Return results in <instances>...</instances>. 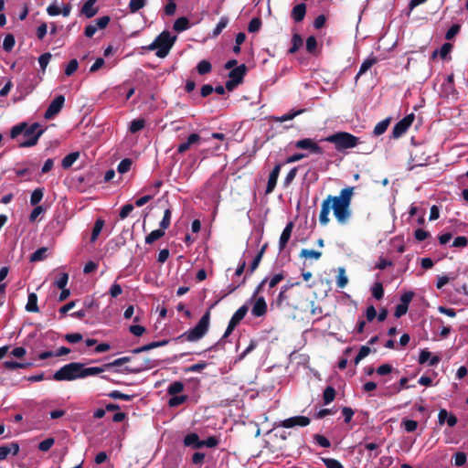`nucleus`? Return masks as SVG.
I'll list each match as a JSON object with an SVG mask.
<instances>
[{"label": "nucleus", "instance_id": "obj_27", "mask_svg": "<svg viewBox=\"0 0 468 468\" xmlns=\"http://www.w3.org/2000/svg\"><path fill=\"white\" fill-rule=\"evenodd\" d=\"M173 27L176 32H183L189 28V20L185 16L179 17L175 21Z\"/></svg>", "mask_w": 468, "mask_h": 468}, {"label": "nucleus", "instance_id": "obj_4", "mask_svg": "<svg viewBox=\"0 0 468 468\" xmlns=\"http://www.w3.org/2000/svg\"><path fill=\"white\" fill-rule=\"evenodd\" d=\"M83 378V363L71 362L64 365L53 375L56 381H72Z\"/></svg>", "mask_w": 468, "mask_h": 468}, {"label": "nucleus", "instance_id": "obj_56", "mask_svg": "<svg viewBox=\"0 0 468 468\" xmlns=\"http://www.w3.org/2000/svg\"><path fill=\"white\" fill-rule=\"evenodd\" d=\"M403 426L406 431L413 432L417 430L418 422L413 420H403Z\"/></svg>", "mask_w": 468, "mask_h": 468}, {"label": "nucleus", "instance_id": "obj_13", "mask_svg": "<svg viewBox=\"0 0 468 468\" xmlns=\"http://www.w3.org/2000/svg\"><path fill=\"white\" fill-rule=\"evenodd\" d=\"M249 307L244 304L240 306L232 315L229 325L227 327V330L224 334V336H227L229 335L233 329L236 327V325L245 317L246 314L248 313Z\"/></svg>", "mask_w": 468, "mask_h": 468}, {"label": "nucleus", "instance_id": "obj_5", "mask_svg": "<svg viewBox=\"0 0 468 468\" xmlns=\"http://www.w3.org/2000/svg\"><path fill=\"white\" fill-rule=\"evenodd\" d=\"M326 141L334 144L338 151L354 148L359 143L356 136L346 132L334 133L328 136Z\"/></svg>", "mask_w": 468, "mask_h": 468}, {"label": "nucleus", "instance_id": "obj_23", "mask_svg": "<svg viewBox=\"0 0 468 468\" xmlns=\"http://www.w3.org/2000/svg\"><path fill=\"white\" fill-rule=\"evenodd\" d=\"M306 5L304 4L296 5L292 11V17L295 22H301L305 16Z\"/></svg>", "mask_w": 468, "mask_h": 468}, {"label": "nucleus", "instance_id": "obj_64", "mask_svg": "<svg viewBox=\"0 0 468 468\" xmlns=\"http://www.w3.org/2000/svg\"><path fill=\"white\" fill-rule=\"evenodd\" d=\"M468 243V240L463 236H459L453 239L452 247L454 248H464Z\"/></svg>", "mask_w": 468, "mask_h": 468}, {"label": "nucleus", "instance_id": "obj_1", "mask_svg": "<svg viewBox=\"0 0 468 468\" xmlns=\"http://www.w3.org/2000/svg\"><path fill=\"white\" fill-rule=\"evenodd\" d=\"M353 187H346L340 191L339 196L329 195L322 203L319 221L323 226L329 222V213L333 209L334 216L340 224H346L351 217V198Z\"/></svg>", "mask_w": 468, "mask_h": 468}, {"label": "nucleus", "instance_id": "obj_53", "mask_svg": "<svg viewBox=\"0 0 468 468\" xmlns=\"http://www.w3.org/2000/svg\"><path fill=\"white\" fill-rule=\"evenodd\" d=\"M64 338L69 343L75 344L80 342L83 339V336L80 333H71L65 335Z\"/></svg>", "mask_w": 468, "mask_h": 468}, {"label": "nucleus", "instance_id": "obj_31", "mask_svg": "<svg viewBox=\"0 0 468 468\" xmlns=\"http://www.w3.org/2000/svg\"><path fill=\"white\" fill-rule=\"evenodd\" d=\"M376 61L377 60L375 58H368L365 59L360 66V69L356 75V79L359 78L361 75L365 74L376 63Z\"/></svg>", "mask_w": 468, "mask_h": 468}, {"label": "nucleus", "instance_id": "obj_24", "mask_svg": "<svg viewBox=\"0 0 468 468\" xmlns=\"http://www.w3.org/2000/svg\"><path fill=\"white\" fill-rule=\"evenodd\" d=\"M26 310L29 313H37L39 312V308L37 305V295L35 292H30L28 294L27 303L26 305Z\"/></svg>", "mask_w": 468, "mask_h": 468}, {"label": "nucleus", "instance_id": "obj_63", "mask_svg": "<svg viewBox=\"0 0 468 468\" xmlns=\"http://www.w3.org/2000/svg\"><path fill=\"white\" fill-rule=\"evenodd\" d=\"M133 208L134 207L133 204L124 205L120 211V218L124 219L125 218H127L128 215L133 210Z\"/></svg>", "mask_w": 468, "mask_h": 468}, {"label": "nucleus", "instance_id": "obj_17", "mask_svg": "<svg viewBox=\"0 0 468 468\" xmlns=\"http://www.w3.org/2000/svg\"><path fill=\"white\" fill-rule=\"evenodd\" d=\"M267 312V303L262 296L257 297L251 308V314L254 317H261Z\"/></svg>", "mask_w": 468, "mask_h": 468}, {"label": "nucleus", "instance_id": "obj_16", "mask_svg": "<svg viewBox=\"0 0 468 468\" xmlns=\"http://www.w3.org/2000/svg\"><path fill=\"white\" fill-rule=\"evenodd\" d=\"M281 168H282V165L281 164H277L273 167L271 172L270 173L269 178H268L267 186H266V190H265L266 194H271L274 190V188L276 186V184H277V180H278L280 172H281Z\"/></svg>", "mask_w": 468, "mask_h": 468}, {"label": "nucleus", "instance_id": "obj_55", "mask_svg": "<svg viewBox=\"0 0 468 468\" xmlns=\"http://www.w3.org/2000/svg\"><path fill=\"white\" fill-rule=\"evenodd\" d=\"M317 47L316 38L314 36H310L306 39V50L310 53H314Z\"/></svg>", "mask_w": 468, "mask_h": 468}, {"label": "nucleus", "instance_id": "obj_9", "mask_svg": "<svg viewBox=\"0 0 468 468\" xmlns=\"http://www.w3.org/2000/svg\"><path fill=\"white\" fill-rule=\"evenodd\" d=\"M283 278L284 276L282 273H276L271 278L263 279L255 289L251 299L255 298L260 292L263 291L266 285L268 286V293H271V290L282 282Z\"/></svg>", "mask_w": 468, "mask_h": 468}, {"label": "nucleus", "instance_id": "obj_12", "mask_svg": "<svg viewBox=\"0 0 468 468\" xmlns=\"http://www.w3.org/2000/svg\"><path fill=\"white\" fill-rule=\"evenodd\" d=\"M65 102V97L63 95H58L48 105L44 117L47 120L54 118L63 108Z\"/></svg>", "mask_w": 468, "mask_h": 468}, {"label": "nucleus", "instance_id": "obj_33", "mask_svg": "<svg viewBox=\"0 0 468 468\" xmlns=\"http://www.w3.org/2000/svg\"><path fill=\"white\" fill-rule=\"evenodd\" d=\"M103 226H104V220L103 219L98 218L95 221V224H94V227H93V229H92V233H91V237H90V241L91 242H94L98 239V237H99L100 233H101Z\"/></svg>", "mask_w": 468, "mask_h": 468}, {"label": "nucleus", "instance_id": "obj_52", "mask_svg": "<svg viewBox=\"0 0 468 468\" xmlns=\"http://www.w3.org/2000/svg\"><path fill=\"white\" fill-rule=\"evenodd\" d=\"M54 438H48L38 444V449L41 452H48L54 445Z\"/></svg>", "mask_w": 468, "mask_h": 468}, {"label": "nucleus", "instance_id": "obj_26", "mask_svg": "<svg viewBox=\"0 0 468 468\" xmlns=\"http://www.w3.org/2000/svg\"><path fill=\"white\" fill-rule=\"evenodd\" d=\"M108 367H105V364H103L101 367H85V364H83V378H88L90 376H96L101 373H103L105 370H107Z\"/></svg>", "mask_w": 468, "mask_h": 468}, {"label": "nucleus", "instance_id": "obj_48", "mask_svg": "<svg viewBox=\"0 0 468 468\" xmlns=\"http://www.w3.org/2000/svg\"><path fill=\"white\" fill-rule=\"evenodd\" d=\"M261 20L258 17L252 18L248 27V30L250 33H256L261 29Z\"/></svg>", "mask_w": 468, "mask_h": 468}, {"label": "nucleus", "instance_id": "obj_10", "mask_svg": "<svg viewBox=\"0 0 468 468\" xmlns=\"http://www.w3.org/2000/svg\"><path fill=\"white\" fill-rule=\"evenodd\" d=\"M429 158L423 146H415L410 154L411 168L427 165Z\"/></svg>", "mask_w": 468, "mask_h": 468}, {"label": "nucleus", "instance_id": "obj_47", "mask_svg": "<svg viewBox=\"0 0 468 468\" xmlns=\"http://www.w3.org/2000/svg\"><path fill=\"white\" fill-rule=\"evenodd\" d=\"M370 348L367 346H363L360 347V350L354 359L355 365H357L362 359H364L366 356H367L370 353Z\"/></svg>", "mask_w": 468, "mask_h": 468}, {"label": "nucleus", "instance_id": "obj_45", "mask_svg": "<svg viewBox=\"0 0 468 468\" xmlns=\"http://www.w3.org/2000/svg\"><path fill=\"white\" fill-rule=\"evenodd\" d=\"M184 388V385L180 381H175L168 387L167 392L169 395H176L180 393Z\"/></svg>", "mask_w": 468, "mask_h": 468}, {"label": "nucleus", "instance_id": "obj_6", "mask_svg": "<svg viewBox=\"0 0 468 468\" xmlns=\"http://www.w3.org/2000/svg\"><path fill=\"white\" fill-rule=\"evenodd\" d=\"M228 147L226 136L222 133H212L209 136L207 135V153L211 154H219Z\"/></svg>", "mask_w": 468, "mask_h": 468}, {"label": "nucleus", "instance_id": "obj_28", "mask_svg": "<svg viewBox=\"0 0 468 468\" xmlns=\"http://www.w3.org/2000/svg\"><path fill=\"white\" fill-rule=\"evenodd\" d=\"M145 126V120L143 118L134 119L130 122L129 131L132 133H136Z\"/></svg>", "mask_w": 468, "mask_h": 468}, {"label": "nucleus", "instance_id": "obj_43", "mask_svg": "<svg viewBox=\"0 0 468 468\" xmlns=\"http://www.w3.org/2000/svg\"><path fill=\"white\" fill-rule=\"evenodd\" d=\"M132 164L133 162L130 158H124L119 163L117 171L120 174L127 173L131 169Z\"/></svg>", "mask_w": 468, "mask_h": 468}, {"label": "nucleus", "instance_id": "obj_2", "mask_svg": "<svg viewBox=\"0 0 468 468\" xmlns=\"http://www.w3.org/2000/svg\"><path fill=\"white\" fill-rule=\"evenodd\" d=\"M43 133L44 130L40 128L38 122H34L29 126H27V122H20L12 127L10 137L16 139L22 134L24 140L17 139L18 147H31L37 144Z\"/></svg>", "mask_w": 468, "mask_h": 468}, {"label": "nucleus", "instance_id": "obj_41", "mask_svg": "<svg viewBox=\"0 0 468 468\" xmlns=\"http://www.w3.org/2000/svg\"><path fill=\"white\" fill-rule=\"evenodd\" d=\"M335 388L333 387H327L324 389V395H323L324 403L325 405L331 403L335 399Z\"/></svg>", "mask_w": 468, "mask_h": 468}, {"label": "nucleus", "instance_id": "obj_22", "mask_svg": "<svg viewBox=\"0 0 468 468\" xmlns=\"http://www.w3.org/2000/svg\"><path fill=\"white\" fill-rule=\"evenodd\" d=\"M154 366H155V365H154V361H153V360H151V359H149V358H147V359H145V360H144V362L142 365H140L139 367H126L124 368V371H125L126 373L137 374V373H140V372H142V371H144V370H146V369L152 368V367H154Z\"/></svg>", "mask_w": 468, "mask_h": 468}, {"label": "nucleus", "instance_id": "obj_34", "mask_svg": "<svg viewBox=\"0 0 468 468\" xmlns=\"http://www.w3.org/2000/svg\"><path fill=\"white\" fill-rule=\"evenodd\" d=\"M44 196V189L43 188H36L30 197V204L31 206H37L38 203L42 200Z\"/></svg>", "mask_w": 468, "mask_h": 468}, {"label": "nucleus", "instance_id": "obj_32", "mask_svg": "<svg viewBox=\"0 0 468 468\" xmlns=\"http://www.w3.org/2000/svg\"><path fill=\"white\" fill-rule=\"evenodd\" d=\"M321 256L322 252L314 250L303 249L300 252V257L304 259L319 260Z\"/></svg>", "mask_w": 468, "mask_h": 468}, {"label": "nucleus", "instance_id": "obj_46", "mask_svg": "<svg viewBox=\"0 0 468 468\" xmlns=\"http://www.w3.org/2000/svg\"><path fill=\"white\" fill-rule=\"evenodd\" d=\"M130 361H131L130 356L119 357V358L113 360L112 362L106 363L105 367H108V369H110L111 367H121Z\"/></svg>", "mask_w": 468, "mask_h": 468}, {"label": "nucleus", "instance_id": "obj_37", "mask_svg": "<svg viewBox=\"0 0 468 468\" xmlns=\"http://www.w3.org/2000/svg\"><path fill=\"white\" fill-rule=\"evenodd\" d=\"M348 282L347 276L346 275V271L344 268L338 269V274L336 277V285L339 288H345Z\"/></svg>", "mask_w": 468, "mask_h": 468}, {"label": "nucleus", "instance_id": "obj_11", "mask_svg": "<svg viewBox=\"0 0 468 468\" xmlns=\"http://www.w3.org/2000/svg\"><path fill=\"white\" fill-rule=\"evenodd\" d=\"M414 114L410 113L405 116L402 120L395 124L392 130V135L394 138L400 137L411 126L414 121Z\"/></svg>", "mask_w": 468, "mask_h": 468}, {"label": "nucleus", "instance_id": "obj_50", "mask_svg": "<svg viewBox=\"0 0 468 468\" xmlns=\"http://www.w3.org/2000/svg\"><path fill=\"white\" fill-rule=\"evenodd\" d=\"M323 462L326 468H345L343 464L336 459L324 458Z\"/></svg>", "mask_w": 468, "mask_h": 468}, {"label": "nucleus", "instance_id": "obj_49", "mask_svg": "<svg viewBox=\"0 0 468 468\" xmlns=\"http://www.w3.org/2000/svg\"><path fill=\"white\" fill-rule=\"evenodd\" d=\"M371 292L373 297L376 298L377 300L381 299L384 295L383 286L380 282H376L372 287Z\"/></svg>", "mask_w": 468, "mask_h": 468}, {"label": "nucleus", "instance_id": "obj_57", "mask_svg": "<svg viewBox=\"0 0 468 468\" xmlns=\"http://www.w3.org/2000/svg\"><path fill=\"white\" fill-rule=\"evenodd\" d=\"M453 459L456 466H462L466 463V454L463 452H458L454 454Z\"/></svg>", "mask_w": 468, "mask_h": 468}, {"label": "nucleus", "instance_id": "obj_3", "mask_svg": "<svg viewBox=\"0 0 468 468\" xmlns=\"http://www.w3.org/2000/svg\"><path fill=\"white\" fill-rule=\"evenodd\" d=\"M176 39V36H172L169 31H163L147 47L148 50H156L155 55L160 58H165L170 52Z\"/></svg>", "mask_w": 468, "mask_h": 468}, {"label": "nucleus", "instance_id": "obj_25", "mask_svg": "<svg viewBox=\"0 0 468 468\" xmlns=\"http://www.w3.org/2000/svg\"><path fill=\"white\" fill-rule=\"evenodd\" d=\"M80 157L79 152H72L67 154L61 161V166L63 169H69Z\"/></svg>", "mask_w": 468, "mask_h": 468}, {"label": "nucleus", "instance_id": "obj_60", "mask_svg": "<svg viewBox=\"0 0 468 468\" xmlns=\"http://www.w3.org/2000/svg\"><path fill=\"white\" fill-rule=\"evenodd\" d=\"M122 286L116 282H114L111 286L110 291H109V293L112 298L118 297L120 294H122Z\"/></svg>", "mask_w": 468, "mask_h": 468}, {"label": "nucleus", "instance_id": "obj_29", "mask_svg": "<svg viewBox=\"0 0 468 468\" xmlns=\"http://www.w3.org/2000/svg\"><path fill=\"white\" fill-rule=\"evenodd\" d=\"M165 236V230L163 229L153 230L151 233H149L145 237V243L146 244H153L157 239H161Z\"/></svg>", "mask_w": 468, "mask_h": 468}, {"label": "nucleus", "instance_id": "obj_35", "mask_svg": "<svg viewBox=\"0 0 468 468\" xmlns=\"http://www.w3.org/2000/svg\"><path fill=\"white\" fill-rule=\"evenodd\" d=\"M108 396L111 398V399H122V400H124V401H131L133 400V399L135 397V395H128V394H124V393H122L121 391L119 390H113L112 392H110L108 394Z\"/></svg>", "mask_w": 468, "mask_h": 468}, {"label": "nucleus", "instance_id": "obj_18", "mask_svg": "<svg viewBox=\"0 0 468 468\" xmlns=\"http://www.w3.org/2000/svg\"><path fill=\"white\" fill-rule=\"evenodd\" d=\"M292 229H293V222H292V221L288 222L287 225L285 226V228L283 229V230L281 234L280 239H279L280 251L283 250L284 248L286 247V245L291 238Z\"/></svg>", "mask_w": 468, "mask_h": 468}, {"label": "nucleus", "instance_id": "obj_61", "mask_svg": "<svg viewBox=\"0 0 468 468\" xmlns=\"http://www.w3.org/2000/svg\"><path fill=\"white\" fill-rule=\"evenodd\" d=\"M297 174V167L292 168L289 173L286 175L283 184L285 186H288L295 178Z\"/></svg>", "mask_w": 468, "mask_h": 468}, {"label": "nucleus", "instance_id": "obj_7", "mask_svg": "<svg viewBox=\"0 0 468 468\" xmlns=\"http://www.w3.org/2000/svg\"><path fill=\"white\" fill-rule=\"evenodd\" d=\"M247 72V67L245 64H240L238 67L232 69L229 73V80L226 81V88L228 90H233L239 86Z\"/></svg>", "mask_w": 468, "mask_h": 468}, {"label": "nucleus", "instance_id": "obj_39", "mask_svg": "<svg viewBox=\"0 0 468 468\" xmlns=\"http://www.w3.org/2000/svg\"><path fill=\"white\" fill-rule=\"evenodd\" d=\"M30 365H31L30 363H20V362H16V361L4 362L5 368L9 369V370H15L17 368H27V367H30Z\"/></svg>", "mask_w": 468, "mask_h": 468}, {"label": "nucleus", "instance_id": "obj_20", "mask_svg": "<svg viewBox=\"0 0 468 468\" xmlns=\"http://www.w3.org/2000/svg\"><path fill=\"white\" fill-rule=\"evenodd\" d=\"M97 0H87L81 7V14L87 18L93 17L98 13V7L95 6Z\"/></svg>", "mask_w": 468, "mask_h": 468}, {"label": "nucleus", "instance_id": "obj_51", "mask_svg": "<svg viewBox=\"0 0 468 468\" xmlns=\"http://www.w3.org/2000/svg\"><path fill=\"white\" fill-rule=\"evenodd\" d=\"M78 67H79V62L77 59L73 58V59L69 60V62L68 63V65L65 69V74L67 76H71L78 69Z\"/></svg>", "mask_w": 468, "mask_h": 468}, {"label": "nucleus", "instance_id": "obj_36", "mask_svg": "<svg viewBox=\"0 0 468 468\" xmlns=\"http://www.w3.org/2000/svg\"><path fill=\"white\" fill-rule=\"evenodd\" d=\"M388 124H389L388 119H385V120H382L381 122H379L375 126V128L373 130L374 135L379 136V135L383 134L387 131Z\"/></svg>", "mask_w": 468, "mask_h": 468}, {"label": "nucleus", "instance_id": "obj_21", "mask_svg": "<svg viewBox=\"0 0 468 468\" xmlns=\"http://www.w3.org/2000/svg\"><path fill=\"white\" fill-rule=\"evenodd\" d=\"M441 90L447 96L453 95L455 93L453 74H450L446 77L441 85Z\"/></svg>", "mask_w": 468, "mask_h": 468}, {"label": "nucleus", "instance_id": "obj_38", "mask_svg": "<svg viewBox=\"0 0 468 468\" xmlns=\"http://www.w3.org/2000/svg\"><path fill=\"white\" fill-rule=\"evenodd\" d=\"M16 44L15 37L12 34H7L5 37L4 42H3V48L6 52L12 51Z\"/></svg>", "mask_w": 468, "mask_h": 468}, {"label": "nucleus", "instance_id": "obj_40", "mask_svg": "<svg viewBox=\"0 0 468 468\" xmlns=\"http://www.w3.org/2000/svg\"><path fill=\"white\" fill-rule=\"evenodd\" d=\"M229 19L227 17H221L218 23L217 24L216 27L212 31V37H218L222 32V30L227 27Z\"/></svg>", "mask_w": 468, "mask_h": 468}, {"label": "nucleus", "instance_id": "obj_15", "mask_svg": "<svg viewBox=\"0 0 468 468\" xmlns=\"http://www.w3.org/2000/svg\"><path fill=\"white\" fill-rule=\"evenodd\" d=\"M295 147L298 149L309 150L313 154H321L323 153L322 148L314 140L305 138L299 140L295 143Z\"/></svg>", "mask_w": 468, "mask_h": 468}, {"label": "nucleus", "instance_id": "obj_14", "mask_svg": "<svg viewBox=\"0 0 468 468\" xmlns=\"http://www.w3.org/2000/svg\"><path fill=\"white\" fill-rule=\"evenodd\" d=\"M310 424V419L305 416H294L281 421L280 426L283 428H293L296 426L305 427Z\"/></svg>", "mask_w": 468, "mask_h": 468}, {"label": "nucleus", "instance_id": "obj_58", "mask_svg": "<svg viewBox=\"0 0 468 468\" xmlns=\"http://www.w3.org/2000/svg\"><path fill=\"white\" fill-rule=\"evenodd\" d=\"M69 281V274L66 272L61 273L60 277L55 282V285L58 289H63L66 287Z\"/></svg>", "mask_w": 468, "mask_h": 468}, {"label": "nucleus", "instance_id": "obj_8", "mask_svg": "<svg viewBox=\"0 0 468 468\" xmlns=\"http://www.w3.org/2000/svg\"><path fill=\"white\" fill-rule=\"evenodd\" d=\"M205 335V314H203L197 324L194 327L189 329L188 331L185 332L180 338H183L189 342L197 341L203 337Z\"/></svg>", "mask_w": 468, "mask_h": 468}, {"label": "nucleus", "instance_id": "obj_54", "mask_svg": "<svg viewBox=\"0 0 468 468\" xmlns=\"http://www.w3.org/2000/svg\"><path fill=\"white\" fill-rule=\"evenodd\" d=\"M51 57H52L51 54L47 52V53L42 54L38 58V63H39V66H40L42 71L46 70V68H47Z\"/></svg>", "mask_w": 468, "mask_h": 468}, {"label": "nucleus", "instance_id": "obj_59", "mask_svg": "<svg viewBox=\"0 0 468 468\" xmlns=\"http://www.w3.org/2000/svg\"><path fill=\"white\" fill-rule=\"evenodd\" d=\"M110 16H103L101 17H99L95 20L97 28L103 29L105 28L108 24L110 23Z\"/></svg>", "mask_w": 468, "mask_h": 468}, {"label": "nucleus", "instance_id": "obj_44", "mask_svg": "<svg viewBox=\"0 0 468 468\" xmlns=\"http://www.w3.org/2000/svg\"><path fill=\"white\" fill-rule=\"evenodd\" d=\"M146 4V0H130L129 9L131 13H136Z\"/></svg>", "mask_w": 468, "mask_h": 468}, {"label": "nucleus", "instance_id": "obj_30", "mask_svg": "<svg viewBox=\"0 0 468 468\" xmlns=\"http://www.w3.org/2000/svg\"><path fill=\"white\" fill-rule=\"evenodd\" d=\"M48 249L41 247L37 249L34 253L31 254L29 261L31 262L40 261L46 259Z\"/></svg>", "mask_w": 468, "mask_h": 468}, {"label": "nucleus", "instance_id": "obj_62", "mask_svg": "<svg viewBox=\"0 0 468 468\" xmlns=\"http://www.w3.org/2000/svg\"><path fill=\"white\" fill-rule=\"evenodd\" d=\"M314 440L317 442L318 445H320L323 448H328L330 447L331 443L328 439H326L324 436L316 434L314 436Z\"/></svg>", "mask_w": 468, "mask_h": 468}, {"label": "nucleus", "instance_id": "obj_19", "mask_svg": "<svg viewBox=\"0 0 468 468\" xmlns=\"http://www.w3.org/2000/svg\"><path fill=\"white\" fill-rule=\"evenodd\" d=\"M184 444L193 449H200L205 446V441L200 440L196 433H189L185 437Z\"/></svg>", "mask_w": 468, "mask_h": 468}, {"label": "nucleus", "instance_id": "obj_42", "mask_svg": "<svg viewBox=\"0 0 468 468\" xmlns=\"http://www.w3.org/2000/svg\"><path fill=\"white\" fill-rule=\"evenodd\" d=\"M171 215H172L171 209L169 207L165 208V212H164V217H163V218H162V220L160 222V228L163 229L164 230L168 229L169 226H170Z\"/></svg>", "mask_w": 468, "mask_h": 468}]
</instances>
